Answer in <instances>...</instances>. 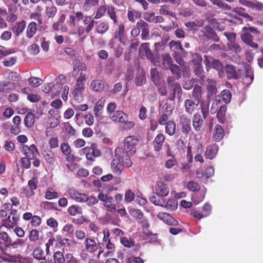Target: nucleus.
<instances>
[{
  "instance_id": "4d7b16f0",
  "label": "nucleus",
  "mask_w": 263,
  "mask_h": 263,
  "mask_svg": "<svg viewBox=\"0 0 263 263\" xmlns=\"http://www.w3.org/2000/svg\"><path fill=\"white\" fill-rule=\"evenodd\" d=\"M107 14L110 18L113 21L114 24H117L118 21L117 20V15L115 10V8L112 7H107Z\"/></svg>"
},
{
  "instance_id": "7c9ffc66",
  "label": "nucleus",
  "mask_w": 263,
  "mask_h": 263,
  "mask_svg": "<svg viewBox=\"0 0 263 263\" xmlns=\"http://www.w3.org/2000/svg\"><path fill=\"white\" fill-rule=\"evenodd\" d=\"M227 107L223 105L220 106L217 114V117L219 122L223 123L226 121V113Z\"/></svg>"
},
{
  "instance_id": "c85d7f7f",
  "label": "nucleus",
  "mask_w": 263,
  "mask_h": 263,
  "mask_svg": "<svg viewBox=\"0 0 263 263\" xmlns=\"http://www.w3.org/2000/svg\"><path fill=\"white\" fill-rule=\"evenodd\" d=\"M198 105L197 103L193 102L192 100L190 99H186L184 102V106L185 108V111L188 114H192L196 106Z\"/></svg>"
},
{
  "instance_id": "7ed1b4c3",
  "label": "nucleus",
  "mask_w": 263,
  "mask_h": 263,
  "mask_svg": "<svg viewBox=\"0 0 263 263\" xmlns=\"http://www.w3.org/2000/svg\"><path fill=\"white\" fill-rule=\"evenodd\" d=\"M139 55L141 59L149 60L155 65H158L154 60L153 54L149 48V44L147 43H142L139 51Z\"/></svg>"
},
{
  "instance_id": "e2e57ef3",
  "label": "nucleus",
  "mask_w": 263,
  "mask_h": 263,
  "mask_svg": "<svg viewBox=\"0 0 263 263\" xmlns=\"http://www.w3.org/2000/svg\"><path fill=\"white\" fill-rule=\"evenodd\" d=\"M187 188L191 191L196 192L200 189L199 185L194 181H190L187 184Z\"/></svg>"
},
{
  "instance_id": "5701e85b",
  "label": "nucleus",
  "mask_w": 263,
  "mask_h": 263,
  "mask_svg": "<svg viewBox=\"0 0 263 263\" xmlns=\"http://www.w3.org/2000/svg\"><path fill=\"white\" fill-rule=\"evenodd\" d=\"M138 26L141 29V36L143 40H147L149 39V28L147 23L142 21V24H138Z\"/></svg>"
},
{
  "instance_id": "774afa93",
  "label": "nucleus",
  "mask_w": 263,
  "mask_h": 263,
  "mask_svg": "<svg viewBox=\"0 0 263 263\" xmlns=\"http://www.w3.org/2000/svg\"><path fill=\"white\" fill-rule=\"evenodd\" d=\"M66 263H78L79 260L70 253L66 254L65 255Z\"/></svg>"
},
{
  "instance_id": "ea45409f",
  "label": "nucleus",
  "mask_w": 263,
  "mask_h": 263,
  "mask_svg": "<svg viewBox=\"0 0 263 263\" xmlns=\"http://www.w3.org/2000/svg\"><path fill=\"white\" fill-rule=\"evenodd\" d=\"M59 193L52 188H48L45 195V198L47 200H52L59 197Z\"/></svg>"
},
{
  "instance_id": "864d4df0",
  "label": "nucleus",
  "mask_w": 263,
  "mask_h": 263,
  "mask_svg": "<svg viewBox=\"0 0 263 263\" xmlns=\"http://www.w3.org/2000/svg\"><path fill=\"white\" fill-rule=\"evenodd\" d=\"M82 154L86 155V158L87 160L90 161H94V157L90 152V148L89 147H85L81 150Z\"/></svg>"
},
{
  "instance_id": "ddd939ff",
  "label": "nucleus",
  "mask_w": 263,
  "mask_h": 263,
  "mask_svg": "<svg viewBox=\"0 0 263 263\" xmlns=\"http://www.w3.org/2000/svg\"><path fill=\"white\" fill-rule=\"evenodd\" d=\"M156 193L161 197L166 196L169 193V189L163 182H158L155 186Z\"/></svg>"
},
{
  "instance_id": "9b49d317",
  "label": "nucleus",
  "mask_w": 263,
  "mask_h": 263,
  "mask_svg": "<svg viewBox=\"0 0 263 263\" xmlns=\"http://www.w3.org/2000/svg\"><path fill=\"white\" fill-rule=\"evenodd\" d=\"M158 217L168 225L177 226L178 224V221L167 213L160 212L158 214Z\"/></svg>"
},
{
  "instance_id": "49530a36",
  "label": "nucleus",
  "mask_w": 263,
  "mask_h": 263,
  "mask_svg": "<svg viewBox=\"0 0 263 263\" xmlns=\"http://www.w3.org/2000/svg\"><path fill=\"white\" fill-rule=\"evenodd\" d=\"M29 239L30 241L35 242L39 239V232L36 229H33L29 232Z\"/></svg>"
},
{
  "instance_id": "680f3d73",
  "label": "nucleus",
  "mask_w": 263,
  "mask_h": 263,
  "mask_svg": "<svg viewBox=\"0 0 263 263\" xmlns=\"http://www.w3.org/2000/svg\"><path fill=\"white\" fill-rule=\"evenodd\" d=\"M247 7L251 8L255 10H261L263 8V5L258 2H249Z\"/></svg>"
},
{
  "instance_id": "423d86ee",
  "label": "nucleus",
  "mask_w": 263,
  "mask_h": 263,
  "mask_svg": "<svg viewBox=\"0 0 263 263\" xmlns=\"http://www.w3.org/2000/svg\"><path fill=\"white\" fill-rule=\"evenodd\" d=\"M85 85L76 83L74 88L72 91L73 99L78 102L83 100V93L85 90Z\"/></svg>"
},
{
  "instance_id": "338daca9",
  "label": "nucleus",
  "mask_w": 263,
  "mask_h": 263,
  "mask_svg": "<svg viewBox=\"0 0 263 263\" xmlns=\"http://www.w3.org/2000/svg\"><path fill=\"white\" fill-rule=\"evenodd\" d=\"M135 198L134 193L130 190H128L125 193V200L127 202H131Z\"/></svg>"
},
{
  "instance_id": "aec40b11",
  "label": "nucleus",
  "mask_w": 263,
  "mask_h": 263,
  "mask_svg": "<svg viewBox=\"0 0 263 263\" xmlns=\"http://www.w3.org/2000/svg\"><path fill=\"white\" fill-rule=\"evenodd\" d=\"M224 136V132L220 125H216L215 127V130L213 134V139L215 141H220L221 140Z\"/></svg>"
},
{
  "instance_id": "a18cd8bd",
  "label": "nucleus",
  "mask_w": 263,
  "mask_h": 263,
  "mask_svg": "<svg viewBox=\"0 0 263 263\" xmlns=\"http://www.w3.org/2000/svg\"><path fill=\"white\" fill-rule=\"evenodd\" d=\"M245 76L246 79H248V84H251L254 79V75L252 69L251 68L249 65H247L245 67Z\"/></svg>"
},
{
  "instance_id": "f8f14e48",
  "label": "nucleus",
  "mask_w": 263,
  "mask_h": 263,
  "mask_svg": "<svg viewBox=\"0 0 263 263\" xmlns=\"http://www.w3.org/2000/svg\"><path fill=\"white\" fill-rule=\"evenodd\" d=\"M109 117L112 121L121 123L125 122L128 119L127 115L120 110L116 111Z\"/></svg>"
},
{
  "instance_id": "052dcab7",
  "label": "nucleus",
  "mask_w": 263,
  "mask_h": 263,
  "mask_svg": "<svg viewBox=\"0 0 263 263\" xmlns=\"http://www.w3.org/2000/svg\"><path fill=\"white\" fill-rule=\"evenodd\" d=\"M106 11H107V7L106 6H100L96 12V14L95 16V18L99 19L101 18L102 16H103Z\"/></svg>"
},
{
  "instance_id": "f257e3e1",
  "label": "nucleus",
  "mask_w": 263,
  "mask_h": 263,
  "mask_svg": "<svg viewBox=\"0 0 263 263\" xmlns=\"http://www.w3.org/2000/svg\"><path fill=\"white\" fill-rule=\"evenodd\" d=\"M138 141V139L136 137L128 136L124 140L123 147H117L115 149V157L120 160L123 159V161L128 167H131L133 164L130 157L135 153L136 146Z\"/></svg>"
},
{
  "instance_id": "13d9d810",
  "label": "nucleus",
  "mask_w": 263,
  "mask_h": 263,
  "mask_svg": "<svg viewBox=\"0 0 263 263\" xmlns=\"http://www.w3.org/2000/svg\"><path fill=\"white\" fill-rule=\"evenodd\" d=\"M88 74L83 72H81L77 79L76 83L82 85H85V82L88 78Z\"/></svg>"
},
{
  "instance_id": "f704fd0d",
  "label": "nucleus",
  "mask_w": 263,
  "mask_h": 263,
  "mask_svg": "<svg viewBox=\"0 0 263 263\" xmlns=\"http://www.w3.org/2000/svg\"><path fill=\"white\" fill-rule=\"evenodd\" d=\"M57 12V8L51 3L46 6L45 13L48 17H53Z\"/></svg>"
},
{
  "instance_id": "4c0bfd02",
  "label": "nucleus",
  "mask_w": 263,
  "mask_h": 263,
  "mask_svg": "<svg viewBox=\"0 0 263 263\" xmlns=\"http://www.w3.org/2000/svg\"><path fill=\"white\" fill-rule=\"evenodd\" d=\"M161 206L166 208L167 210L174 211L176 209L177 207V202L175 199H171L167 200V202L164 200V204Z\"/></svg>"
},
{
  "instance_id": "39448f33",
  "label": "nucleus",
  "mask_w": 263,
  "mask_h": 263,
  "mask_svg": "<svg viewBox=\"0 0 263 263\" xmlns=\"http://www.w3.org/2000/svg\"><path fill=\"white\" fill-rule=\"evenodd\" d=\"M68 194L70 198L78 202H85L86 194L79 192L74 189L71 188L68 190Z\"/></svg>"
},
{
  "instance_id": "37998d69",
  "label": "nucleus",
  "mask_w": 263,
  "mask_h": 263,
  "mask_svg": "<svg viewBox=\"0 0 263 263\" xmlns=\"http://www.w3.org/2000/svg\"><path fill=\"white\" fill-rule=\"evenodd\" d=\"M43 155L46 161L48 163L52 164L55 160L54 154L50 151L45 152Z\"/></svg>"
},
{
  "instance_id": "c9c22d12",
  "label": "nucleus",
  "mask_w": 263,
  "mask_h": 263,
  "mask_svg": "<svg viewBox=\"0 0 263 263\" xmlns=\"http://www.w3.org/2000/svg\"><path fill=\"white\" fill-rule=\"evenodd\" d=\"M33 257L39 260H46V257L44 256V252L40 247L35 248L33 251Z\"/></svg>"
},
{
  "instance_id": "412c9836",
  "label": "nucleus",
  "mask_w": 263,
  "mask_h": 263,
  "mask_svg": "<svg viewBox=\"0 0 263 263\" xmlns=\"http://www.w3.org/2000/svg\"><path fill=\"white\" fill-rule=\"evenodd\" d=\"M67 213L71 216H76L82 215L83 214V210L79 205L73 204L68 208Z\"/></svg>"
},
{
  "instance_id": "09e8293b",
  "label": "nucleus",
  "mask_w": 263,
  "mask_h": 263,
  "mask_svg": "<svg viewBox=\"0 0 263 263\" xmlns=\"http://www.w3.org/2000/svg\"><path fill=\"white\" fill-rule=\"evenodd\" d=\"M160 13L162 15L175 17V14L170 11V7L166 5H162L160 9Z\"/></svg>"
},
{
  "instance_id": "cd10ccee",
  "label": "nucleus",
  "mask_w": 263,
  "mask_h": 263,
  "mask_svg": "<svg viewBox=\"0 0 263 263\" xmlns=\"http://www.w3.org/2000/svg\"><path fill=\"white\" fill-rule=\"evenodd\" d=\"M37 24L34 22L30 23L27 28L26 35L28 38H31L33 36L36 31Z\"/></svg>"
},
{
  "instance_id": "58836bf2",
  "label": "nucleus",
  "mask_w": 263,
  "mask_h": 263,
  "mask_svg": "<svg viewBox=\"0 0 263 263\" xmlns=\"http://www.w3.org/2000/svg\"><path fill=\"white\" fill-rule=\"evenodd\" d=\"M37 183L38 180L36 177H33L29 181L28 184L30 189L31 190V191L26 193V195L27 196H31L33 194H34L33 190L36 189Z\"/></svg>"
},
{
  "instance_id": "393cba45",
  "label": "nucleus",
  "mask_w": 263,
  "mask_h": 263,
  "mask_svg": "<svg viewBox=\"0 0 263 263\" xmlns=\"http://www.w3.org/2000/svg\"><path fill=\"white\" fill-rule=\"evenodd\" d=\"M226 71L227 74V78L229 79H235L238 78V74L234 67L232 65H227L226 67Z\"/></svg>"
},
{
  "instance_id": "f3484780",
  "label": "nucleus",
  "mask_w": 263,
  "mask_h": 263,
  "mask_svg": "<svg viewBox=\"0 0 263 263\" xmlns=\"http://www.w3.org/2000/svg\"><path fill=\"white\" fill-rule=\"evenodd\" d=\"M242 32L241 35L242 40L251 47L257 49L258 48V45L253 42L252 36L249 33L248 31H242Z\"/></svg>"
},
{
  "instance_id": "79ce46f5",
  "label": "nucleus",
  "mask_w": 263,
  "mask_h": 263,
  "mask_svg": "<svg viewBox=\"0 0 263 263\" xmlns=\"http://www.w3.org/2000/svg\"><path fill=\"white\" fill-rule=\"evenodd\" d=\"M108 29V25L106 22H101L96 27V30L98 33L103 34Z\"/></svg>"
},
{
  "instance_id": "de8ad7c7",
  "label": "nucleus",
  "mask_w": 263,
  "mask_h": 263,
  "mask_svg": "<svg viewBox=\"0 0 263 263\" xmlns=\"http://www.w3.org/2000/svg\"><path fill=\"white\" fill-rule=\"evenodd\" d=\"M26 24L24 21H22L16 24L14 27V32L17 36H18L24 30Z\"/></svg>"
},
{
  "instance_id": "6ab92c4d",
  "label": "nucleus",
  "mask_w": 263,
  "mask_h": 263,
  "mask_svg": "<svg viewBox=\"0 0 263 263\" xmlns=\"http://www.w3.org/2000/svg\"><path fill=\"white\" fill-rule=\"evenodd\" d=\"M206 81L208 83V93L209 97L213 96L216 94L217 88L216 85L217 82L215 80L207 78Z\"/></svg>"
},
{
  "instance_id": "c756f323",
  "label": "nucleus",
  "mask_w": 263,
  "mask_h": 263,
  "mask_svg": "<svg viewBox=\"0 0 263 263\" xmlns=\"http://www.w3.org/2000/svg\"><path fill=\"white\" fill-rule=\"evenodd\" d=\"M165 132L169 136H173L176 130V123L174 121L170 120L165 124Z\"/></svg>"
},
{
  "instance_id": "6e6552de",
  "label": "nucleus",
  "mask_w": 263,
  "mask_h": 263,
  "mask_svg": "<svg viewBox=\"0 0 263 263\" xmlns=\"http://www.w3.org/2000/svg\"><path fill=\"white\" fill-rule=\"evenodd\" d=\"M85 249L89 253H93L98 250V243L91 238H86L84 240Z\"/></svg>"
},
{
  "instance_id": "473e14b6",
  "label": "nucleus",
  "mask_w": 263,
  "mask_h": 263,
  "mask_svg": "<svg viewBox=\"0 0 263 263\" xmlns=\"http://www.w3.org/2000/svg\"><path fill=\"white\" fill-rule=\"evenodd\" d=\"M202 96V88L201 87L198 85H195L194 87L192 96L195 100L197 102V104L199 103L200 100Z\"/></svg>"
},
{
  "instance_id": "2eb2a0df",
  "label": "nucleus",
  "mask_w": 263,
  "mask_h": 263,
  "mask_svg": "<svg viewBox=\"0 0 263 263\" xmlns=\"http://www.w3.org/2000/svg\"><path fill=\"white\" fill-rule=\"evenodd\" d=\"M218 151V147L216 144L209 145L206 148L204 153L206 159L212 160L215 158Z\"/></svg>"
},
{
  "instance_id": "603ef678",
  "label": "nucleus",
  "mask_w": 263,
  "mask_h": 263,
  "mask_svg": "<svg viewBox=\"0 0 263 263\" xmlns=\"http://www.w3.org/2000/svg\"><path fill=\"white\" fill-rule=\"evenodd\" d=\"M0 239L3 240L5 243L6 247H9L12 241L11 238L8 236L5 232H0Z\"/></svg>"
},
{
  "instance_id": "bb28decb",
  "label": "nucleus",
  "mask_w": 263,
  "mask_h": 263,
  "mask_svg": "<svg viewBox=\"0 0 263 263\" xmlns=\"http://www.w3.org/2000/svg\"><path fill=\"white\" fill-rule=\"evenodd\" d=\"M149 199L151 202L156 205L161 206V205H163V204H164V199L157 194L155 195L154 193H152L149 195Z\"/></svg>"
},
{
  "instance_id": "c03bdc74",
  "label": "nucleus",
  "mask_w": 263,
  "mask_h": 263,
  "mask_svg": "<svg viewBox=\"0 0 263 263\" xmlns=\"http://www.w3.org/2000/svg\"><path fill=\"white\" fill-rule=\"evenodd\" d=\"M221 98L223 102L228 104L230 102L232 98V94L229 89H224L220 93Z\"/></svg>"
},
{
  "instance_id": "3c124183",
  "label": "nucleus",
  "mask_w": 263,
  "mask_h": 263,
  "mask_svg": "<svg viewBox=\"0 0 263 263\" xmlns=\"http://www.w3.org/2000/svg\"><path fill=\"white\" fill-rule=\"evenodd\" d=\"M127 17L128 20L133 23L135 22L136 19L140 18V14L136 11L129 10L127 13Z\"/></svg>"
},
{
  "instance_id": "0eeeda50",
  "label": "nucleus",
  "mask_w": 263,
  "mask_h": 263,
  "mask_svg": "<svg viewBox=\"0 0 263 263\" xmlns=\"http://www.w3.org/2000/svg\"><path fill=\"white\" fill-rule=\"evenodd\" d=\"M114 159L111 163V168L112 171L117 174L120 175L123 170V165L127 167V166L125 164V162L122 160H124L123 159H121V160L119 158Z\"/></svg>"
},
{
  "instance_id": "2f4dec72",
  "label": "nucleus",
  "mask_w": 263,
  "mask_h": 263,
  "mask_svg": "<svg viewBox=\"0 0 263 263\" xmlns=\"http://www.w3.org/2000/svg\"><path fill=\"white\" fill-rule=\"evenodd\" d=\"M35 122L34 115L31 112H27L24 119V124L27 127H31Z\"/></svg>"
},
{
  "instance_id": "69168bd1",
  "label": "nucleus",
  "mask_w": 263,
  "mask_h": 263,
  "mask_svg": "<svg viewBox=\"0 0 263 263\" xmlns=\"http://www.w3.org/2000/svg\"><path fill=\"white\" fill-rule=\"evenodd\" d=\"M85 202L87 203V205L92 206L96 204L98 202V199L92 196H89L87 194L86 197Z\"/></svg>"
},
{
  "instance_id": "6e6d98bb",
  "label": "nucleus",
  "mask_w": 263,
  "mask_h": 263,
  "mask_svg": "<svg viewBox=\"0 0 263 263\" xmlns=\"http://www.w3.org/2000/svg\"><path fill=\"white\" fill-rule=\"evenodd\" d=\"M129 213L135 218L141 219L143 217V213L140 210L131 209L129 210Z\"/></svg>"
},
{
  "instance_id": "bf43d9fd",
  "label": "nucleus",
  "mask_w": 263,
  "mask_h": 263,
  "mask_svg": "<svg viewBox=\"0 0 263 263\" xmlns=\"http://www.w3.org/2000/svg\"><path fill=\"white\" fill-rule=\"evenodd\" d=\"M55 239L54 237H50L48 239L46 243H45V251L46 254L47 255H49L50 254L51 251L50 249L53 247V243L55 241Z\"/></svg>"
},
{
  "instance_id": "20e7f679",
  "label": "nucleus",
  "mask_w": 263,
  "mask_h": 263,
  "mask_svg": "<svg viewBox=\"0 0 263 263\" xmlns=\"http://www.w3.org/2000/svg\"><path fill=\"white\" fill-rule=\"evenodd\" d=\"M22 153L29 159H34L36 157V154L37 153V149L34 144H32L30 146L26 145H23L21 147Z\"/></svg>"
},
{
  "instance_id": "e433bc0d",
  "label": "nucleus",
  "mask_w": 263,
  "mask_h": 263,
  "mask_svg": "<svg viewBox=\"0 0 263 263\" xmlns=\"http://www.w3.org/2000/svg\"><path fill=\"white\" fill-rule=\"evenodd\" d=\"M52 86L53 85L51 84H47L45 85L43 87V91L45 93H48L51 91V98H54L59 95L60 92H59V90L54 92V89H56V88L54 87V85L53 86V88H52Z\"/></svg>"
},
{
  "instance_id": "a878e982",
  "label": "nucleus",
  "mask_w": 263,
  "mask_h": 263,
  "mask_svg": "<svg viewBox=\"0 0 263 263\" xmlns=\"http://www.w3.org/2000/svg\"><path fill=\"white\" fill-rule=\"evenodd\" d=\"M54 87H55L57 90H60L62 91L61 97L64 101H66L68 99V95L69 91V87L67 85H65L63 87H62L61 84L57 83L54 85Z\"/></svg>"
},
{
  "instance_id": "0e129e2a",
  "label": "nucleus",
  "mask_w": 263,
  "mask_h": 263,
  "mask_svg": "<svg viewBox=\"0 0 263 263\" xmlns=\"http://www.w3.org/2000/svg\"><path fill=\"white\" fill-rule=\"evenodd\" d=\"M169 45H170V48L173 51H175V50H183V48L179 42H177L175 41H171L170 42Z\"/></svg>"
},
{
  "instance_id": "5fc2aeb1",
  "label": "nucleus",
  "mask_w": 263,
  "mask_h": 263,
  "mask_svg": "<svg viewBox=\"0 0 263 263\" xmlns=\"http://www.w3.org/2000/svg\"><path fill=\"white\" fill-rule=\"evenodd\" d=\"M177 164V160L174 157H173L171 158L166 160L165 163V167L168 169H170L174 166H176Z\"/></svg>"
},
{
  "instance_id": "f03ea898",
  "label": "nucleus",
  "mask_w": 263,
  "mask_h": 263,
  "mask_svg": "<svg viewBox=\"0 0 263 263\" xmlns=\"http://www.w3.org/2000/svg\"><path fill=\"white\" fill-rule=\"evenodd\" d=\"M98 199L104 202V206L106 208L107 211L110 212L116 211L117 207L114 202L112 197L101 192L98 195Z\"/></svg>"
},
{
  "instance_id": "dca6fc26",
  "label": "nucleus",
  "mask_w": 263,
  "mask_h": 263,
  "mask_svg": "<svg viewBox=\"0 0 263 263\" xmlns=\"http://www.w3.org/2000/svg\"><path fill=\"white\" fill-rule=\"evenodd\" d=\"M87 69V66L86 64L81 62L79 60H75L73 63V71L72 74L76 76L78 74L79 71H86Z\"/></svg>"
},
{
  "instance_id": "4be33fe9",
  "label": "nucleus",
  "mask_w": 263,
  "mask_h": 263,
  "mask_svg": "<svg viewBox=\"0 0 263 263\" xmlns=\"http://www.w3.org/2000/svg\"><path fill=\"white\" fill-rule=\"evenodd\" d=\"M203 120L200 115L196 114L193 118V126L194 129L198 132L199 131L202 127Z\"/></svg>"
},
{
  "instance_id": "8fccbe9b",
  "label": "nucleus",
  "mask_w": 263,
  "mask_h": 263,
  "mask_svg": "<svg viewBox=\"0 0 263 263\" xmlns=\"http://www.w3.org/2000/svg\"><path fill=\"white\" fill-rule=\"evenodd\" d=\"M228 49L235 53H239L241 51V47L235 41L227 44Z\"/></svg>"
},
{
  "instance_id": "b1692460",
  "label": "nucleus",
  "mask_w": 263,
  "mask_h": 263,
  "mask_svg": "<svg viewBox=\"0 0 263 263\" xmlns=\"http://www.w3.org/2000/svg\"><path fill=\"white\" fill-rule=\"evenodd\" d=\"M164 140L165 138L162 134H159L156 137L154 142V149L156 151L158 152L161 148Z\"/></svg>"
},
{
  "instance_id": "4468645a",
  "label": "nucleus",
  "mask_w": 263,
  "mask_h": 263,
  "mask_svg": "<svg viewBox=\"0 0 263 263\" xmlns=\"http://www.w3.org/2000/svg\"><path fill=\"white\" fill-rule=\"evenodd\" d=\"M105 102V97H102L96 103L93 108V113L96 117L100 116L103 113Z\"/></svg>"
},
{
  "instance_id": "a211bd4d",
  "label": "nucleus",
  "mask_w": 263,
  "mask_h": 263,
  "mask_svg": "<svg viewBox=\"0 0 263 263\" xmlns=\"http://www.w3.org/2000/svg\"><path fill=\"white\" fill-rule=\"evenodd\" d=\"M106 87H107L106 83L99 80L91 81L90 85V89L95 91H101Z\"/></svg>"
},
{
  "instance_id": "9d476101",
  "label": "nucleus",
  "mask_w": 263,
  "mask_h": 263,
  "mask_svg": "<svg viewBox=\"0 0 263 263\" xmlns=\"http://www.w3.org/2000/svg\"><path fill=\"white\" fill-rule=\"evenodd\" d=\"M179 124L183 133L188 134L191 131V121L185 115H182L180 117Z\"/></svg>"
},
{
  "instance_id": "72a5a7b5",
  "label": "nucleus",
  "mask_w": 263,
  "mask_h": 263,
  "mask_svg": "<svg viewBox=\"0 0 263 263\" xmlns=\"http://www.w3.org/2000/svg\"><path fill=\"white\" fill-rule=\"evenodd\" d=\"M66 260L63 252L57 251L53 255V263H65Z\"/></svg>"
},
{
  "instance_id": "1a4fd4ad",
  "label": "nucleus",
  "mask_w": 263,
  "mask_h": 263,
  "mask_svg": "<svg viewBox=\"0 0 263 263\" xmlns=\"http://www.w3.org/2000/svg\"><path fill=\"white\" fill-rule=\"evenodd\" d=\"M205 65L207 70H209V68H212L218 71H221L223 68L222 64L217 60H213L212 62L206 60L205 61ZM222 72H219V76L220 77H222Z\"/></svg>"
},
{
  "instance_id": "a19ab883",
  "label": "nucleus",
  "mask_w": 263,
  "mask_h": 263,
  "mask_svg": "<svg viewBox=\"0 0 263 263\" xmlns=\"http://www.w3.org/2000/svg\"><path fill=\"white\" fill-rule=\"evenodd\" d=\"M173 60L170 55L165 54L162 55V65L164 69L169 68L172 65Z\"/></svg>"
}]
</instances>
